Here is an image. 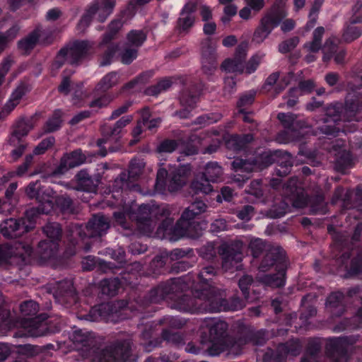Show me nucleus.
Masks as SVG:
<instances>
[{
  "instance_id": "obj_1",
  "label": "nucleus",
  "mask_w": 362,
  "mask_h": 362,
  "mask_svg": "<svg viewBox=\"0 0 362 362\" xmlns=\"http://www.w3.org/2000/svg\"><path fill=\"white\" fill-rule=\"evenodd\" d=\"M206 209V205L203 202H194L184 211L176 225L173 226V218L168 216L175 214L177 211L173 206H160L158 211L162 216L167 217L158 228L157 236L159 238H167L171 241H175L183 236L192 238L199 237L203 228L194 221V219L197 216L204 212Z\"/></svg>"
},
{
  "instance_id": "obj_2",
  "label": "nucleus",
  "mask_w": 362,
  "mask_h": 362,
  "mask_svg": "<svg viewBox=\"0 0 362 362\" xmlns=\"http://www.w3.org/2000/svg\"><path fill=\"white\" fill-rule=\"evenodd\" d=\"M216 272L214 267H206L199 274V283L202 286H205L204 290L199 293L197 292V299L191 298L187 296L182 297L174 308L183 312L194 313L203 310L221 311L226 310V308H216L214 305V290L208 282L212 280ZM235 304L227 308L229 310H238L243 307V304L238 300H234Z\"/></svg>"
},
{
  "instance_id": "obj_3",
  "label": "nucleus",
  "mask_w": 362,
  "mask_h": 362,
  "mask_svg": "<svg viewBox=\"0 0 362 362\" xmlns=\"http://www.w3.org/2000/svg\"><path fill=\"white\" fill-rule=\"evenodd\" d=\"M4 299L0 293V335H5L12 327H22L26 331V334L31 337H39L45 334L46 323L43 321L45 317L42 315L37 316L39 311V305L33 300L24 301L20 305L21 320L11 325L8 318V312L3 308Z\"/></svg>"
},
{
  "instance_id": "obj_4",
  "label": "nucleus",
  "mask_w": 362,
  "mask_h": 362,
  "mask_svg": "<svg viewBox=\"0 0 362 362\" xmlns=\"http://www.w3.org/2000/svg\"><path fill=\"white\" fill-rule=\"evenodd\" d=\"M152 211L148 205H141L137 206L134 203L131 205H125L122 212H115L114 217L115 221L124 228L128 226L125 224V219L128 217L131 220H135L141 232L145 235H149L152 230V221L149 218V215Z\"/></svg>"
},
{
  "instance_id": "obj_5",
  "label": "nucleus",
  "mask_w": 362,
  "mask_h": 362,
  "mask_svg": "<svg viewBox=\"0 0 362 362\" xmlns=\"http://www.w3.org/2000/svg\"><path fill=\"white\" fill-rule=\"evenodd\" d=\"M170 177H168V172L164 168H160L157 173L156 189L160 193L165 190L174 192L182 187L187 181L190 173L189 165H182L174 169L170 167Z\"/></svg>"
},
{
  "instance_id": "obj_6",
  "label": "nucleus",
  "mask_w": 362,
  "mask_h": 362,
  "mask_svg": "<svg viewBox=\"0 0 362 362\" xmlns=\"http://www.w3.org/2000/svg\"><path fill=\"white\" fill-rule=\"evenodd\" d=\"M36 211L35 209H29L21 219L9 218L4 221L0 226L2 235L7 238H16L34 228L37 220Z\"/></svg>"
},
{
  "instance_id": "obj_7",
  "label": "nucleus",
  "mask_w": 362,
  "mask_h": 362,
  "mask_svg": "<svg viewBox=\"0 0 362 362\" xmlns=\"http://www.w3.org/2000/svg\"><path fill=\"white\" fill-rule=\"evenodd\" d=\"M26 194L30 198H36L40 204L37 208L32 209L37 210L36 217L38 218L40 214H48L53 209L56 197L49 187H42L37 182L31 183L26 189Z\"/></svg>"
},
{
  "instance_id": "obj_8",
  "label": "nucleus",
  "mask_w": 362,
  "mask_h": 362,
  "mask_svg": "<svg viewBox=\"0 0 362 362\" xmlns=\"http://www.w3.org/2000/svg\"><path fill=\"white\" fill-rule=\"evenodd\" d=\"M222 168L217 163L210 162L206 164L205 171L202 175H197L191 184V189L194 194H208L212 191L210 182H216L222 175Z\"/></svg>"
},
{
  "instance_id": "obj_9",
  "label": "nucleus",
  "mask_w": 362,
  "mask_h": 362,
  "mask_svg": "<svg viewBox=\"0 0 362 362\" xmlns=\"http://www.w3.org/2000/svg\"><path fill=\"white\" fill-rule=\"evenodd\" d=\"M48 240L42 241L38 245L37 252L43 261L54 256L58 249V240L61 235V228L58 223H49L43 228Z\"/></svg>"
},
{
  "instance_id": "obj_10",
  "label": "nucleus",
  "mask_w": 362,
  "mask_h": 362,
  "mask_svg": "<svg viewBox=\"0 0 362 362\" xmlns=\"http://www.w3.org/2000/svg\"><path fill=\"white\" fill-rule=\"evenodd\" d=\"M246 55L247 47L240 44L236 47L233 57L226 59L220 68H245L243 64L245 62ZM262 58V55H253L247 63L245 68H257L261 64Z\"/></svg>"
},
{
  "instance_id": "obj_11",
  "label": "nucleus",
  "mask_w": 362,
  "mask_h": 362,
  "mask_svg": "<svg viewBox=\"0 0 362 362\" xmlns=\"http://www.w3.org/2000/svg\"><path fill=\"white\" fill-rule=\"evenodd\" d=\"M69 49V64L78 66L90 58L92 45L88 40H76L66 45Z\"/></svg>"
},
{
  "instance_id": "obj_12",
  "label": "nucleus",
  "mask_w": 362,
  "mask_h": 362,
  "mask_svg": "<svg viewBox=\"0 0 362 362\" xmlns=\"http://www.w3.org/2000/svg\"><path fill=\"white\" fill-rule=\"evenodd\" d=\"M280 18L267 12L259 21V25L255 29L252 42L257 44L262 43L272 32V30L279 26L282 22Z\"/></svg>"
},
{
  "instance_id": "obj_13",
  "label": "nucleus",
  "mask_w": 362,
  "mask_h": 362,
  "mask_svg": "<svg viewBox=\"0 0 362 362\" xmlns=\"http://www.w3.org/2000/svg\"><path fill=\"white\" fill-rule=\"evenodd\" d=\"M32 253V248L28 243L16 242L11 248L7 245L0 246V264L6 261L11 256H18L23 261L30 257Z\"/></svg>"
},
{
  "instance_id": "obj_14",
  "label": "nucleus",
  "mask_w": 362,
  "mask_h": 362,
  "mask_svg": "<svg viewBox=\"0 0 362 362\" xmlns=\"http://www.w3.org/2000/svg\"><path fill=\"white\" fill-rule=\"evenodd\" d=\"M269 156L267 153H264L261 158L255 162L244 160L240 158H236L233 162V168L235 172L250 173L255 170H261L264 167L271 164Z\"/></svg>"
},
{
  "instance_id": "obj_15",
  "label": "nucleus",
  "mask_w": 362,
  "mask_h": 362,
  "mask_svg": "<svg viewBox=\"0 0 362 362\" xmlns=\"http://www.w3.org/2000/svg\"><path fill=\"white\" fill-rule=\"evenodd\" d=\"M85 160V156L82 154L81 150H76L71 153H66L62 158L60 164L54 171V175H63L70 168L78 166L83 163Z\"/></svg>"
},
{
  "instance_id": "obj_16",
  "label": "nucleus",
  "mask_w": 362,
  "mask_h": 362,
  "mask_svg": "<svg viewBox=\"0 0 362 362\" xmlns=\"http://www.w3.org/2000/svg\"><path fill=\"white\" fill-rule=\"evenodd\" d=\"M202 68H216L217 54L212 45V39L208 37L200 42Z\"/></svg>"
},
{
  "instance_id": "obj_17",
  "label": "nucleus",
  "mask_w": 362,
  "mask_h": 362,
  "mask_svg": "<svg viewBox=\"0 0 362 362\" xmlns=\"http://www.w3.org/2000/svg\"><path fill=\"white\" fill-rule=\"evenodd\" d=\"M341 110V107L338 105H331L327 107L326 110L327 117L324 119V122L325 124H328L321 127V132L327 135H332L335 133L336 128L332 125V124L336 123L338 120L341 119V116L338 115L339 114V110Z\"/></svg>"
},
{
  "instance_id": "obj_18",
  "label": "nucleus",
  "mask_w": 362,
  "mask_h": 362,
  "mask_svg": "<svg viewBox=\"0 0 362 362\" xmlns=\"http://www.w3.org/2000/svg\"><path fill=\"white\" fill-rule=\"evenodd\" d=\"M109 228L107 218L103 215H95L88 222L86 228L90 231V235H102Z\"/></svg>"
},
{
  "instance_id": "obj_19",
  "label": "nucleus",
  "mask_w": 362,
  "mask_h": 362,
  "mask_svg": "<svg viewBox=\"0 0 362 362\" xmlns=\"http://www.w3.org/2000/svg\"><path fill=\"white\" fill-rule=\"evenodd\" d=\"M40 32V30L34 29L27 36L21 39L17 43L18 49L22 51L23 54H30L39 41Z\"/></svg>"
},
{
  "instance_id": "obj_20",
  "label": "nucleus",
  "mask_w": 362,
  "mask_h": 362,
  "mask_svg": "<svg viewBox=\"0 0 362 362\" xmlns=\"http://www.w3.org/2000/svg\"><path fill=\"white\" fill-rule=\"evenodd\" d=\"M33 156H26L25 163L19 166L15 172H6L0 170V190L3 189V185L15 175L22 176L27 171L28 166L32 163Z\"/></svg>"
},
{
  "instance_id": "obj_21",
  "label": "nucleus",
  "mask_w": 362,
  "mask_h": 362,
  "mask_svg": "<svg viewBox=\"0 0 362 362\" xmlns=\"http://www.w3.org/2000/svg\"><path fill=\"white\" fill-rule=\"evenodd\" d=\"M195 22L196 16L180 15L175 22L174 30L179 35L188 34L194 26Z\"/></svg>"
},
{
  "instance_id": "obj_22",
  "label": "nucleus",
  "mask_w": 362,
  "mask_h": 362,
  "mask_svg": "<svg viewBox=\"0 0 362 362\" xmlns=\"http://www.w3.org/2000/svg\"><path fill=\"white\" fill-rule=\"evenodd\" d=\"M32 128L33 124L30 121L23 120L19 122L9 139L10 143L13 146L18 144L21 138L26 136Z\"/></svg>"
},
{
  "instance_id": "obj_23",
  "label": "nucleus",
  "mask_w": 362,
  "mask_h": 362,
  "mask_svg": "<svg viewBox=\"0 0 362 362\" xmlns=\"http://www.w3.org/2000/svg\"><path fill=\"white\" fill-rule=\"evenodd\" d=\"M99 5L98 21L104 23L107 18L113 13L116 5V0H94Z\"/></svg>"
},
{
  "instance_id": "obj_24",
  "label": "nucleus",
  "mask_w": 362,
  "mask_h": 362,
  "mask_svg": "<svg viewBox=\"0 0 362 362\" xmlns=\"http://www.w3.org/2000/svg\"><path fill=\"white\" fill-rule=\"evenodd\" d=\"M147 40V33L143 30H131L127 34V43L139 49Z\"/></svg>"
},
{
  "instance_id": "obj_25",
  "label": "nucleus",
  "mask_w": 362,
  "mask_h": 362,
  "mask_svg": "<svg viewBox=\"0 0 362 362\" xmlns=\"http://www.w3.org/2000/svg\"><path fill=\"white\" fill-rule=\"evenodd\" d=\"M336 41L337 39L334 37H330L325 40L323 46H321L320 49L323 54L322 61L326 64L332 59L334 54L339 47Z\"/></svg>"
},
{
  "instance_id": "obj_26",
  "label": "nucleus",
  "mask_w": 362,
  "mask_h": 362,
  "mask_svg": "<svg viewBox=\"0 0 362 362\" xmlns=\"http://www.w3.org/2000/svg\"><path fill=\"white\" fill-rule=\"evenodd\" d=\"M29 88L25 84L19 85L12 93L6 107L12 110L21 101V98L29 91Z\"/></svg>"
},
{
  "instance_id": "obj_27",
  "label": "nucleus",
  "mask_w": 362,
  "mask_h": 362,
  "mask_svg": "<svg viewBox=\"0 0 362 362\" xmlns=\"http://www.w3.org/2000/svg\"><path fill=\"white\" fill-rule=\"evenodd\" d=\"M362 35V25H356L347 23L342 33V38L346 43H350Z\"/></svg>"
},
{
  "instance_id": "obj_28",
  "label": "nucleus",
  "mask_w": 362,
  "mask_h": 362,
  "mask_svg": "<svg viewBox=\"0 0 362 362\" xmlns=\"http://www.w3.org/2000/svg\"><path fill=\"white\" fill-rule=\"evenodd\" d=\"M243 70V69H225L224 92L226 95H230L235 90V78L240 74Z\"/></svg>"
},
{
  "instance_id": "obj_29",
  "label": "nucleus",
  "mask_w": 362,
  "mask_h": 362,
  "mask_svg": "<svg viewBox=\"0 0 362 362\" xmlns=\"http://www.w3.org/2000/svg\"><path fill=\"white\" fill-rule=\"evenodd\" d=\"M202 327L209 329L211 335H219L226 331L227 325L226 322L216 319H206L203 322Z\"/></svg>"
},
{
  "instance_id": "obj_30",
  "label": "nucleus",
  "mask_w": 362,
  "mask_h": 362,
  "mask_svg": "<svg viewBox=\"0 0 362 362\" xmlns=\"http://www.w3.org/2000/svg\"><path fill=\"white\" fill-rule=\"evenodd\" d=\"M252 140L251 135H245L243 137H240L237 135H231L226 139L227 148L233 151H238L244 146V145Z\"/></svg>"
},
{
  "instance_id": "obj_31",
  "label": "nucleus",
  "mask_w": 362,
  "mask_h": 362,
  "mask_svg": "<svg viewBox=\"0 0 362 362\" xmlns=\"http://www.w3.org/2000/svg\"><path fill=\"white\" fill-rule=\"evenodd\" d=\"M119 48V43H111L107 45L106 50L100 56V66H106L110 65Z\"/></svg>"
},
{
  "instance_id": "obj_32",
  "label": "nucleus",
  "mask_w": 362,
  "mask_h": 362,
  "mask_svg": "<svg viewBox=\"0 0 362 362\" xmlns=\"http://www.w3.org/2000/svg\"><path fill=\"white\" fill-rule=\"evenodd\" d=\"M325 33V28L322 26H319L315 29L313 33V40L305 44L309 50L313 52H317L322 46V38Z\"/></svg>"
},
{
  "instance_id": "obj_33",
  "label": "nucleus",
  "mask_w": 362,
  "mask_h": 362,
  "mask_svg": "<svg viewBox=\"0 0 362 362\" xmlns=\"http://www.w3.org/2000/svg\"><path fill=\"white\" fill-rule=\"evenodd\" d=\"M242 260V255L240 252H229L223 257V267L226 269H230L235 267L239 269L241 267L240 264Z\"/></svg>"
},
{
  "instance_id": "obj_34",
  "label": "nucleus",
  "mask_w": 362,
  "mask_h": 362,
  "mask_svg": "<svg viewBox=\"0 0 362 362\" xmlns=\"http://www.w3.org/2000/svg\"><path fill=\"white\" fill-rule=\"evenodd\" d=\"M77 176L82 190L89 192H95L97 185L94 183L85 171H81Z\"/></svg>"
},
{
  "instance_id": "obj_35",
  "label": "nucleus",
  "mask_w": 362,
  "mask_h": 362,
  "mask_svg": "<svg viewBox=\"0 0 362 362\" xmlns=\"http://www.w3.org/2000/svg\"><path fill=\"white\" fill-rule=\"evenodd\" d=\"M343 117L347 119H359L362 117V106L346 102Z\"/></svg>"
},
{
  "instance_id": "obj_36",
  "label": "nucleus",
  "mask_w": 362,
  "mask_h": 362,
  "mask_svg": "<svg viewBox=\"0 0 362 362\" xmlns=\"http://www.w3.org/2000/svg\"><path fill=\"white\" fill-rule=\"evenodd\" d=\"M98 10V3L97 1H92L86 8L85 13L82 16L80 23L88 26L92 21L93 16L97 13Z\"/></svg>"
},
{
  "instance_id": "obj_37",
  "label": "nucleus",
  "mask_w": 362,
  "mask_h": 362,
  "mask_svg": "<svg viewBox=\"0 0 362 362\" xmlns=\"http://www.w3.org/2000/svg\"><path fill=\"white\" fill-rule=\"evenodd\" d=\"M139 49L134 47H124L120 53V61L126 65L130 64L138 56Z\"/></svg>"
},
{
  "instance_id": "obj_38",
  "label": "nucleus",
  "mask_w": 362,
  "mask_h": 362,
  "mask_svg": "<svg viewBox=\"0 0 362 362\" xmlns=\"http://www.w3.org/2000/svg\"><path fill=\"white\" fill-rule=\"evenodd\" d=\"M117 74L115 72H111L106 75L102 81L98 84L96 90L98 91H105L117 83Z\"/></svg>"
},
{
  "instance_id": "obj_39",
  "label": "nucleus",
  "mask_w": 362,
  "mask_h": 362,
  "mask_svg": "<svg viewBox=\"0 0 362 362\" xmlns=\"http://www.w3.org/2000/svg\"><path fill=\"white\" fill-rule=\"evenodd\" d=\"M141 117L143 125L150 130L157 127L160 123V119L159 118L149 119L150 111L148 108H144L141 110Z\"/></svg>"
},
{
  "instance_id": "obj_40",
  "label": "nucleus",
  "mask_w": 362,
  "mask_h": 362,
  "mask_svg": "<svg viewBox=\"0 0 362 362\" xmlns=\"http://www.w3.org/2000/svg\"><path fill=\"white\" fill-rule=\"evenodd\" d=\"M116 356L112 349H107L97 353L92 358V362H115Z\"/></svg>"
},
{
  "instance_id": "obj_41",
  "label": "nucleus",
  "mask_w": 362,
  "mask_h": 362,
  "mask_svg": "<svg viewBox=\"0 0 362 362\" xmlns=\"http://www.w3.org/2000/svg\"><path fill=\"white\" fill-rule=\"evenodd\" d=\"M299 43V38L297 36L287 39L281 42L278 47L279 52L282 54H287L293 50Z\"/></svg>"
},
{
  "instance_id": "obj_42",
  "label": "nucleus",
  "mask_w": 362,
  "mask_h": 362,
  "mask_svg": "<svg viewBox=\"0 0 362 362\" xmlns=\"http://www.w3.org/2000/svg\"><path fill=\"white\" fill-rule=\"evenodd\" d=\"M284 274V271L281 270L274 276H267L265 277L264 281L266 284L272 287L283 286L285 284Z\"/></svg>"
},
{
  "instance_id": "obj_43",
  "label": "nucleus",
  "mask_w": 362,
  "mask_h": 362,
  "mask_svg": "<svg viewBox=\"0 0 362 362\" xmlns=\"http://www.w3.org/2000/svg\"><path fill=\"white\" fill-rule=\"evenodd\" d=\"M62 112L60 110L55 111L52 117L47 121L46 124V131L54 132L57 130L62 124Z\"/></svg>"
},
{
  "instance_id": "obj_44",
  "label": "nucleus",
  "mask_w": 362,
  "mask_h": 362,
  "mask_svg": "<svg viewBox=\"0 0 362 362\" xmlns=\"http://www.w3.org/2000/svg\"><path fill=\"white\" fill-rule=\"evenodd\" d=\"M285 3L286 0H275L268 12L274 16H277L283 20L286 16V13L283 8Z\"/></svg>"
},
{
  "instance_id": "obj_45",
  "label": "nucleus",
  "mask_w": 362,
  "mask_h": 362,
  "mask_svg": "<svg viewBox=\"0 0 362 362\" xmlns=\"http://www.w3.org/2000/svg\"><path fill=\"white\" fill-rule=\"evenodd\" d=\"M198 8V0H189L182 8L180 15L195 16Z\"/></svg>"
},
{
  "instance_id": "obj_46",
  "label": "nucleus",
  "mask_w": 362,
  "mask_h": 362,
  "mask_svg": "<svg viewBox=\"0 0 362 362\" xmlns=\"http://www.w3.org/2000/svg\"><path fill=\"white\" fill-rule=\"evenodd\" d=\"M66 62H69V49L64 46L57 52L54 63L57 68H60L65 64Z\"/></svg>"
},
{
  "instance_id": "obj_47",
  "label": "nucleus",
  "mask_w": 362,
  "mask_h": 362,
  "mask_svg": "<svg viewBox=\"0 0 362 362\" xmlns=\"http://www.w3.org/2000/svg\"><path fill=\"white\" fill-rule=\"evenodd\" d=\"M144 167V163L142 160L134 159L131 161L129 168V175L130 177L134 178L139 175Z\"/></svg>"
},
{
  "instance_id": "obj_48",
  "label": "nucleus",
  "mask_w": 362,
  "mask_h": 362,
  "mask_svg": "<svg viewBox=\"0 0 362 362\" xmlns=\"http://www.w3.org/2000/svg\"><path fill=\"white\" fill-rule=\"evenodd\" d=\"M54 143L53 137H48L42 141L34 150V154L40 155L44 153Z\"/></svg>"
},
{
  "instance_id": "obj_49",
  "label": "nucleus",
  "mask_w": 362,
  "mask_h": 362,
  "mask_svg": "<svg viewBox=\"0 0 362 362\" xmlns=\"http://www.w3.org/2000/svg\"><path fill=\"white\" fill-rule=\"evenodd\" d=\"M170 79H163L160 81L156 86L152 87L148 90V93L151 95H157L163 90H165L171 86Z\"/></svg>"
},
{
  "instance_id": "obj_50",
  "label": "nucleus",
  "mask_w": 362,
  "mask_h": 362,
  "mask_svg": "<svg viewBox=\"0 0 362 362\" xmlns=\"http://www.w3.org/2000/svg\"><path fill=\"white\" fill-rule=\"evenodd\" d=\"M19 30L20 27L18 25L14 24L6 31L1 32V33L3 34V36H4V38L7 40V42H11L17 37Z\"/></svg>"
},
{
  "instance_id": "obj_51",
  "label": "nucleus",
  "mask_w": 362,
  "mask_h": 362,
  "mask_svg": "<svg viewBox=\"0 0 362 362\" xmlns=\"http://www.w3.org/2000/svg\"><path fill=\"white\" fill-rule=\"evenodd\" d=\"M122 130L119 129V128H117V126L115 124V127L111 130L109 137L98 140V146L101 148L104 144H107V142H110L112 140H117Z\"/></svg>"
},
{
  "instance_id": "obj_52",
  "label": "nucleus",
  "mask_w": 362,
  "mask_h": 362,
  "mask_svg": "<svg viewBox=\"0 0 362 362\" xmlns=\"http://www.w3.org/2000/svg\"><path fill=\"white\" fill-rule=\"evenodd\" d=\"M117 33H112V31L107 28V31L101 37V41L98 44L99 47L109 45L113 40L117 38Z\"/></svg>"
},
{
  "instance_id": "obj_53",
  "label": "nucleus",
  "mask_w": 362,
  "mask_h": 362,
  "mask_svg": "<svg viewBox=\"0 0 362 362\" xmlns=\"http://www.w3.org/2000/svg\"><path fill=\"white\" fill-rule=\"evenodd\" d=\"M343 298V293L337 291L329 295L327 300V306L337 307Z\"/></svg>"
},
{
  "instance_id": "obj_54",
  "label": "nucleus",
  "mask_w": 362,
  "mask_h": 362,
  "mask_svg": "<svg viewBox=\"0 0 362 362\" xmlns=\"http://www.w3.org/2000/svg\"><path fill=\"white\" fill-rule=\"evenodd\" d=\"M278 119L286 127L293 126L295 120L294 115L291 113H279L278 114Z\"/></svg>"
},
{
  "instance_id": "obj_55",
  "label": "nucleus",
  "mask_w": 362,
  "mask_h": 362,
  "mask_svg": "<svg viewBox=\"0 0 362 362\" xmlns=\"http://www.w3.org/2000/svg\"><path fill=\"white\" fill-rule=\"evenodd\" d=\"M177 146L174 141H165L160 144L158 147L159 153H171L175 151Z\"/></svg>"
},
{
  "instance_id": "obj_56",
  "label": "nucleus",
  "mask_w": 362,
  "mask_h": 362,
  "mask_svg": "<svg viewBox=\"0 0 362 362\" xmlns=\"http://www.w3.org/2000/svg\"><path fill=\"white\" fill-rule=\"evenodd\" d=\"M346 56V50L344 48L339 47L332 59L337 65H343L345 62Z\"/></svg>"
},
{
  "instance_id": "obj_57",
  "label": "nucleus",
  "mask_w": 362,
  "mask_h": 362,
  "mask_svg": "<svg viewBox=\"0 0 362 362\" xmlns=\"http://www.w3.org/2000/svg\"><path fill=\"white\" fill-rule=\"evenodd\" d=\"M59 288L61 289L60 295L62 296H69L73 294V285L70 281H65L64 282L60 283Z\"/></svg>"
},
{
  "instance_id": "obj_58",
  "label": "nucleus",
  "mask_w": 362,
  "mask_h": 362,
  "mask_svg": "<svg viewBox=\"0 0 362 362\" xmlns=\"http://www.w3.org/2000/svg\"><path fill=\"white\" fill-rule=\"evenodd\" d=\"M253 210L252 206H245L238 213V217L243 221H249L253 216Z\"/></svg>"
},
{
  "instance_id": "obj_59",
  "label": "nucleus",
  "mask_w": 362,
  "mask_h": 362,
  "mask_svg": "<svg viewBox=\"0 0 362 362\" xmlns=\"http://www.w3.org/2000/svg\"><path fill=\"white\" fill-rule=\"evenodd\" d=\"M263 242L259 238H255L250 241V247L253 252V255L255 257L258 255L260 251L263 249Z\"/></svg>"
},
{
  "instance_id": "obj_60",
  "label": "nucleus",
  "mask_w": 362,
  "mask_h": 362,
  "mask_svg": "<svg viewBox=\"0 0 362 362\" xmlns=\"http://www.w3.org/2000/svg\"><path fill=\"white\" fill-rule=\"evenodd\" d=\"M255 98V92L250 91L243 95L238 103V107H241L245 105L251 104L253 102Z\"/></svg>"
},
{
  "instance_id": "obj_61",
  "label": "nucleus",
  "mask_w": 362,
  "mask_h": 362,
  "mask_svg": "<svg viewBox=\"0 0 362 362\" xmlns=\"http://www.w3.org/2000/svg\"><path fill=\"white\" fill-rule=\"evenodd\" d=\"M211 228L213 232L218 233L228 230L229 227L224 219H217L211 224Z\"/></svg>"
},
{
  "instance_id": "obj_62",
  "label": "nucleus",
  "mask_w": 362,
  "mask_h": 362,
  "mask_svg": "<svg viewBox=\"0 0 362 362\" xmlns=\"http://www.w3.org/2000/svg\"><path fill=\"white\" fill-rule=\"evenodd\" d=\"M252 281V279L250 276H244L239 281V286L246 298H247V287Z\"/></svg>"
},
{
  "instance_id": "obj_63",
  "label": "nucleus",
  "mask_w": 362,
  "mask_h": 362,
  "mask_svg": "<svg viewBox=\"0 0 362 362\" xmlns=\"http://www.w3.org/2000/svg\"><path fill=\"white\" fill-rule=\"evenodd\" d=\"M62 16V11L59 8H53L49 9L45 16V18L48 21H55Z\"/></svg>"
},
{
  "instance_id": "obj_64",
  "label": "nucleus",
  "mask_w": 362,
  "mask_h": 362,
  "mask_svg": "<svg viewBox=\"0 0 362 362\" xmlns=\"http://www.w3.org/2000/svg\"><path fill=\"white\" fill-rule=\"evenodd\" d=\"M123 26V22L120 18H115L112 20L107 25V29L118 34L119 31Z\"/></svg>"
}]
</instances>
